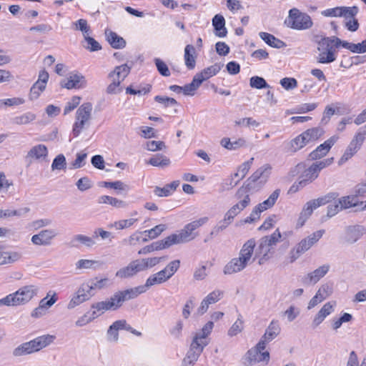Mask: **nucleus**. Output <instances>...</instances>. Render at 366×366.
<instances>
[{
    "mask_svg": "<svg viewBox=\"0 0 366 366\" xmlns=\"http://www.w3.org/2000/svg\"><path fill=\"white\" fill-rule=\"evenodd\" d=\"M142 271L139 259L132 261L127 267L121 268L116 272V277L121 279L132 277Z\"/></svg>",
    "mask_w": 366,
    "mask_h": 366,
    "instance_id": "nucleus-20",
    "label": "nucleus"
},
{
    "mask_svg": "<svg viewBox=\"0 0 366 366\" xmlns=\"http://www.w3.org/2000/svg\"><path fill=\"white\" fill-rule=\"evenodd\" d=\"M272 171L269 164H264L257 169L244 182L236 193V198L239 202L236 204L240 209L243 210L250 203L249 192L260 188L268 180Z\"/></svg>",
    "mask_w": 366,
    "mask_h": 366,
    "instance_id": "nucleus-1",
    "label": "nucleus"
},
{
    "mask_svg": "<svg viewBox=\"0 0 366 366\" xmlns=\"http://www.w3.org/2000/svg\"><path fill=\"white\" fill-rule=\"evenodd\" d=\"M57 235L56 232L52 229L41 230L38 234L31 237V242L38 246H49Z\"/></svg>",
    "mask_w": 366,
    "mask_h": 366,
    "instance_id": "nucleus-14",
    "label": "nucleus"
},
{
    "mask_svg": "<svg viewBox=\"0 0 366 366\" xmlns=\"http://www.w3.org/2000/svg\"><path fill=\"white\" fill-rule=\"evenodd\" d=\"M365 137L361 133H357L350 142L343 155L339 160V164H342L350 159L360 148Z\"/></svg>",
    "mask_w": 366,
    "mask_h": 366,
    "instance_id": "nucleus-13",
    "label": "nucleus"
},
{
    "mask_svg": "<svg viewBox=\"0 0 366 366\" xmlns=\"http://www.w3.org/2000/svg\"><path fill=\"white\" fill-rule=\"evenodd\" d=\"M94 295L95 292H92L87 282H83L79 285L71 298L67 305V308L69 310L74 309L76 306L89 300Z\"/></svg>",
    "mask_w": 366,
    "mask_h": 366,
    "instance_id": "nucleus-7",
    "label": "nucleus"
},
{
    "mask_svg": "<svg viewBox=\"0 0 366 366\" xmlns=\"http://www.w3.org/2000/svg\"><path fill=\"white\" fill-rule=\"evenodd\" d=\"M285 23L288 27L300 31L310 29L314 24L309 14L301 12L296 8L289 11L288 19Z\"/></svg>",
    "mask_w": 366,
    "mask_h": 366,
    "instance_id": "nucleus-5",
    "label": "nucleus"
},
{
    "mask_svg": "<svg viewBox=\"0 0 366 366\" xmlns=\"http://www.w3.org/2000/svg\"><path fill=\"white\" fill-rule=\"evenodd\" d=\"M201 354L197 352L189 350L184 357L182 366H194L195 362L198 360Z\"/></svg>",
    "mask_w": 366,
    "mask_h": 366,
    "instance_id": "nucleus-51",
    "label": "nucleus"
},
{
    "mask_svg": "<svg viewBox=\"0 0 366 366\" xmlns=\"http://www.w3.org/2000/svg\"><path fill=\"white\" fill-rule=\"evenodd\" d=\"M180 266V261L177 259L169 262L165 268L159 272L149 276L146 280L145 285L131 288L135 297L147 292V290L154 285H160L169 280L178 270Z\"/></svg>",
    "mask_w": 366,
    "mask_h": 366,
    "instance_id": "nucleus-3",
    "label": "nucleus"
},
{
    "mask_svg": "<svg viewBox=\"0 0 366 366\" xmlns=\"http://www.w3.org/2000/svg\"><path fill=\"white\" fill-rule=\"evenodd\" d=\"M212 26L214 27V33L217 36L225 37L227 34L225 27V19L221 14H216L212 19Z\"/></svg>",
    "mask_w": 366,
    "mask_h": 366,
    "instance_id": "nucleus-25",
    "label": "nucleus"
},
{
    "mask_svg": "<svg viewBox=\"0 0 366 366\" xmlns=\"http://www.w3.org/2000/svg\"><path fill=\"white\" fill-rule=\"evenodd\" d=\"M338 139V137L332 136L326 140L324 143L319 145L315 150L309 154V159L310 160H317L326 156L329 152L332 147L336 143Z\"/></svg>",
    "mask_w": 366,
    "mask_h": 366,
    "instance_id": "nucleus-16",
    "label": "nucleus"
},
{
    "mask_svg": "<svg viewBox=\"0 0 366 366\" xmlns=\"http://www.w3.org/2000/svg\"><path fill=\"white\" fill-rule=\"evenodd\" d=\"M358 12L359 9L356 6H340V17H344L345 20L355 18Z\"/></svg>",
    "mask_w": 366,
    "mask_h": 366,
    "instance_id": "nucleus-44",
    "label": "nucleus"
},
{
    "mask_svg": "<svg viewBox=\"0 0 366 366\" xmlns=\"http://www.w3.org/2000/svg\"><path fill=\"white\" fill-rule=\"evenodd\" d=\"M339 197V193L337 192H330L322 197H320L317 199H312V203L314 204L313 207L318 208L320 206L325 205L330 202H332L333 200H335Z\"/></svg>",
    "mask_w": 366,
    "mask_h": 366,
    "instance_id": "nucleus-38",
    "label": "nucleus"
},
{
    "mask_svg": "<svg viewBox=\"0 0 366 366\" xmlns=\"http://www.w3.org/2000/svg\"><path fill=\"white\" fill-rule=\"evenodd\" d=\"M195 48L192 44H187L184 48V63L189 70L194 69L196 66Z\"/></svg>",
    "mask_w": 366,
    "mask_h": 366,
    "instance_id": "nucleus-29",
    "label": "nucleus"
},
{
    "mask_svg": "<svg viewBox=\"0 0 366 366\" xmlns=\"http://www.w3.org/2000/svg\"><path fill=\"white\" fill-rule=\"evenodd\" d=\"M155 102L162 104L164 107H173L178 105L176 99L166 96H156L154 97Z\"/></svg>",
    "mask_w": 366,
    "mask_h": 366,
    "instance_id": "nucleus-60",
    "label": "nucleus"
},
{
    "mask_svg": "<svg viewBox=\"0 0 366 366\" xmlns=\"http://www.w3.org/2000/svg\"><path fill=\"white\" fill-rule=\"evenodd\" d=\"M87 284L89 285L92 292L96 290H102L107 286L109 280L107 278H102L99 280L97 277L89 280Z\"/></svg>",
    "mask_w": 366,
    "mask_h": 366,
    "instance_id": "nucleus-45",
    "label": "nucleus"
},
{
    "mask_svg": "<svg viewBox=\"0 0 366 366\" xmlns=\"http://www.w3.org/2000/svg\"><path fill=\"white\" fill-rule=\"evenodd\" d=\"M271 249L270 247L265 242H263V240L260 239L255 253V257H259L258 261L259 264H264L269 259V253Z\"/></svg>",
    "mask_w": 366,
    "mask_h": 366,
    "instance_id": "nucleus-30",
    "label": "nucleus"
},
{
    "mask_svg": "<svg viewBox=\"0 0 366 366\" xmlns=\"http://www.w3.org/2000/svg\"><path fill=\"white\" fill-rule=\"evenodd\" d=\"M66 162L64 154H58L53 160L51 164L52 170H61L66 169Z\"/></svg>",
    "mask_w": 366,
    "mask_h": 366,
    "instance_id": "nucleus-57",
    "label": "nucleus"
},
{
    "mask_svg": "<svg viewBox=\"0 0 366 366\" xmlns=\"http://www.w3.org/2000/svg\"><path fill=\"white\" fill-rule=\"evenodd\" d=\"M92 104L86 102L81 104L76 112V119L89 122L92 118Z\"/></svg>",
    "mask_w": 366,
    "mask_h": 366,
    "instance_id": "nucleus-31",
    "label": "nucleus"
},
{
    "mask_svg": "<svg viewBox=\"0 0 366 366\" xmlns=\"http://www.w3.org/2000/svg\"><path fill=\"white\" fill-rule=\"evenodd\" d=\"M60 85L67 89L85 88L87 85L86 80L81 74L71 73L66 79L61 80Z\"/></svg>",
    "mask_w": 366,
    "mask_h": 366,
    "instance_id": "nucleus-12",
    "label": "nucleus"
},
{
    "mask_svg": "<svg viewBox=\"0 0 366 366\" xmlns=\"http://www.w3.org/2000/svg\"><path fill=\"white\" fill-rule=\"evenodd\" d=\"M136 298L132 289L115 292L109 300L93 303L91 305L92 315L89 321H92L107 310H116L127 300Z\"/></svg>",
    "mask_w": 366,
    "mask_h": 366,
    "instance_id": "nucleus-2",
    "label": "nucleus"
},
{
    "mask_svg": "<svg viewBox=\"0 0 366 366\" xmlns=\"http://www.w3.org/2000/svg\"><path fill=\"white\" fill-rule=\"evenodd\" d=\"M249 85L252 88H255L257 89L269 88V85L267 83L265 79L263 77H260L258 76H254L250 78L249 79Z\"/></svg>",
    "mask_w": 366,
    "mask_h": 366,
    "instance_id": "nucleus-55",
    "label": "nucleus"
},
{
    "mask_svg": "<svg viewBox=\"0 0 366 366\" xmlns=\"http://www.w3.org/2000/svg\"><path fill=\"white\" fill-rule=\"evenodd\" d=\"M325 131L321 127H314L308 129L299 135L300 137L302 144L305 146L313 143L321 137Z\"/></svg>",
    "mask_w": 366,
    "mask_h": 366,
    "instance_id": "nucleus-19",
    "label": "nucleus"
},
{
    "mask_svg": "<svg viewBox=\"0 0 366 366\" xmlns=\"http://www.w3.org/2000/svg\"><path fill=\"white\" fill-rule=\"evenodd\" d=\"M87 154L84 152H81L76 154V159L71 164V169H79L84 167L86 164V159Z\"/></svg>",
    "mask_w": 366,
    "mask_h": 366,
    "instance_id": "nucleus-58",
    "label": "nucleus"
},
{
    "mask_svg": "<svg viewBox=\"0 0 366 366\" xmlns=\"http://www.w3.org/2000/svg\"><path fill=\"white\" fill-rule=\"evenodd\" d=\"M164 259V257H151L146 259H139L142 271L154 267L158 264L162 260Z\"/></svg>",
    "mask_w": 366,
    "mask_h": 366,
    "instance_id": "nucleus-50",
    "label": "nucleus"
},
{
    "mask_svg": "<svg viewBox=\"0 0 366 366\" xmlns=\"http://www.w3.org/2000/svg\"><path fill=\"white\" fill-rule=\"evenodd\" d=\"M281 237L279 229H277L271 235L264 236L261 239L263 240V242H265L269 247L272 248L280 241Z\"/></svg>",
    "mask_w": 366,
    "mask_h": 366,
    "instance_id": "nucleus-53",
    "label": "nucleus"
},
{
    "mask_svg": "<svg viewBox=\"0 0 366 366\" xmlns=\"http://www.w3.org/2000/svg\"><path fill=\"white\" fill-rule=\"evenodd\" d=\"M325 232V229L317 230L307 237L302 239L297 246L303 252H305L322 237Z\"/></svg>",
    "mask_w": 366,
    "mask_h": 366,
    "instance_id": "nucleus-21",
    "label": "nucleus"
},
{
    "mask_svg": "<svg viewBox=\"0 0 366 366\" xmlns=\"http://www.w3.org/2000/svg\"><path fill=\"white\" fill-rule=\"evenodd\" d=\"M56 337L51 335H45L36 337L35 339L24 342L13 350V355L20 357L38 352L42 348L51 344Z\"/></svg>",
    "mask_w": 366,
    "mask_h": 366,
    "instance_id": "nucleus-4",
    "label": "nucleus"
},
{
    "mask_svg": "<svg viewBox=\"0 0 366 366\" xmlns=\"http://www.w3.org/2000/svg\"><path fill=\"white\" fill-rule=\"evenodd\" d=\"M167 229V226L163 224H158L153 227L151 229L145 230L143 232V234H146V236L149 239H154L157 237L162 232H164Z\"/></svg>",
    "mask_w": 366,
    "mask_h": 366,
    "instance_id": "nucleus-56",
    "label": "nucleus"
},
{
    "mask_svg": "<svg viewBox=\"0 0 366 366\" xmlns=\"http://www.w3.org/2000/svg\"><path fill=\"white\" fill-rule=\"evenodd\" d=\"M280 327L278 322L272 320L266 329L265 333L263 336L264 339L272 341L280 334Z\"/></svg>",
    "mask_w": 366,
    "mask_h": 366,
    "instance_id": "nucleus-39",
    "label": "nucleus"
},
{
    "mask_svg": "<svg viewBox=\"0 0 366 366\" xmlns=\"http://www.w3.org/2000/svg\"><path fill=\"white\" fill-rule=\"evenodd\" d=\"M131 68L132 66H128L127 64L117 66L109 73V77L122 83L130 73Z\"/></svg>",
    "mask_w": 366,
    "mask_h": 366,
    "instance_id": "nucleus-24",
    "label": "nucleus"
},
{
    "mask_svg": "<svg viewBox=\"0 0 366 366\" xmlns=\"http://www.w3.org/2000/svg\"><path fill=\"white\" fill-rule=\"evenodd\" d=\"M254 158H250L248 161L242 163L237 169V172L234 174V177H237L239 180H242L245 177L248 172L249 171L252 164L253 163Z\"/></svg>",
    "mask_w": 366,
    "mask_h": 366,
    "instance_id": "nucleus-42",
    "label": "nucleus"
},
{
    "mask_svg": "<svg viewBox=\"0 0 366 366\" xmlns=\"http://www.w3.org/2000/svg\"><path fill=\"white\" fill-rule=\"evenodd\" d=\"M222 64H214L210 66H208L204 69L201 72H199L205 80L209 79L210 77L216 75L222 69Z\"/></svg>",
    "mask_w": 366,
    "mask_h": 366,
    "instance_id": "nucleus-49",
    "label": "nucleus"
},
{
    "mask_svg": "<svg viewBox=\"0 0 366 366\" xmlns=\"http://www.w3.org/2000/svg\"><path fill=\"white\" fill-rule=\"evenodd\" d=\"M357 196L348 195L338 199V203L341 210L349 209L350 207L359 208V202L357 201Z\"/></svg>",
    "mask_w": 366,
    "mask_h": 366,
    "instance_id": "nucleus-36",
    "label": "nucleus"
},
{
    "mask_svg": "<svg viewBox=\"0 0 366 366\" xmlns=\"http://www.w3.org/2000/svg\"><path fill=\"white\" fill-rule=\"evenodd\" d=\"M105 35L111 46L116 49H123L126 46V41L116 32L106 30Z\"/></svg>",
    "mask_w": 366,
    "mask_h": 366,
    "instance_id": "nucleus-26",
    "label": "nucleus"
},
{
    "mask_svg": "<svg viewBox=\"0 0 366 366\" xmlns=\"http://www.w3.org/2000/svg\"><path fill=\"white\" fill-rule=\"evenodd\" d=\"M48 155L47 147L44 144H38L33 147L27 153V158L40 159L46 158Z\"/></svg>",
    "mask_w": 366,
    "mask_h": 366,
    "instance_id": "nucleus-35",
    "label": "nucleus"
},
{
    "mask_svg": "<svg viewBox=\"0 0 366 366\" xmlns=\"http://www.w3.org/2000/svg\"><path fill=\"white\" fill-rule=\"evenodd\" d=\"M166 148L165 143L162 141H148L146 144V149L151 152L161 151Z\"/></svg>",
    "mask_w": 366,
    "mask_h": 366,
    "instance_id": "nucleus-62",
    "label": "nucleus"
},
{
    "mask_svg": "<svg viewBox=\"0 0 366 366\" xmlns=\"http://www.w3.org/2000/svg\"><path fill=\"white\" fill-rule=\"evenodd\" d=\"M233 221L229 218V216L227 217L224 214V217L223 219L220 220L216 226L213 227L209 235L211 237L218 235L221 232L224 230Z\"/></svg>",
    "mask_w": 366,
    "mask_h": 366,
    "instance_id": "nucleus-41",
    "label": "nucleus"
},
{
    "mask_svg": "<svg viewBox=\"0 0 366 366\" xmlns=\"http://www.w3.org/2000/svg\"><path fill=\"white\" fill-rule=\"evenodd\" d=\"M223 294V291L216 290L207 295L204 300H205L209 305L214 304L222 297Z\"/></svg>",
    "mask_w": 366,
    "mask_h": 366,
    "instance_id": "nucleus-64",
    "label": "nucleus"
},
{
    "mask_svg": "<svg viewBox=\"0 0 366 366\" xmlns=\"http://www.w3.org/2000/svg\"><path fill=\"white\" fill-rule=\"evenodd\" d=\"M154 61V64L157 69V71L162 76H170V71H169V68L165 62H164L162 59H160L159 58H155Z\"/></svg>",
    "mask_w": 366,
    "mask_h": 366,
    "instance_id": "nucleus-61",
    "label": "nucleus"
},
{
    "mask_svg": "<svg viewBox=\"0 0 366 366\" xmlns=\"http://www.w3.org/2000/svg\"><path fill=\"white\" fill-rule=\"evenodd\" d=\"M243 329V320L241 315H239V317L237 321L232 325V327L228 330V335L230 337H233L239 334L242 332Z\"/></svg>",
    "mask_w": 366,
    "mask_h": 366,
    "instance_id": "nucleus-59",
    "label": "nucleus"
},
{
    "mask_svg": "<svg viewBox=\"0 0 366 366\" xmlns=\"http://www.w3.org/2000/svg\"><path fill=\"white\" fill-rule=\"evenodd\" d=\"M255 245V240L254 239H250L243 244L240 249L239 258L241 259L242 262L247 265L252 258Z\"/></svg>",
    "mask_w": 366,
    "mask_h": 366,
    "instance_id": "nucleus-23",
    "label": "nucleus"
},
{
    "mask_svg": "<svg viewBox=\"0 0 366 366\" xmlns=\"http://www.w3.org/2000/svg\"><path fill=\"white\" fill-rule=\"evenodd\" d=\"M247 267L239 257L231 259L224 267V274H232L243 270Z\"/></svg>",
    "mask_w": 366,
    "mask_h": 366,
    "instance_id": "nucleus-28",
    "label": "nucleus"
},
{
    "mask_svg": "<svg viewBox=\"0 0 366 366\" xmlns=\"http://www.w3.org/2000/svg\"><path fill=\"white\" fill-rule=\"evenodd\" d=\"M320 38L322 39V46H325L326 47L331 46L335 50L336 49L339 48L340 46L344 47V45L345 43H349L347 41L341 40L340 38H338L335 36H330V37L323 36V37H320Z\"/></svg>",
    "mask_w": 366,
    "mask_h": 366,
    "instance_id": "nucleus-37",
    "label": "nucleus"
},
{
    "mask_svg": "<svg viewBox=\"0 0 366 366\" xmlns=\"http://www.w3.org/2000/svg\"><path fill=\"white\" fill-rule=\"evenodd\" d=\"M281 237L279 229H277L271 235L264 236L261 239L263 240V242H265L269 247L272 248L280 241Z\"/></svg>",
    "mask_w": 366,
    "mask_h": 366,
    "instance_id": "nucleus-52",
    "label": "nucleus"
},
{
    "mask_svg": "<svg viewBox=\"0 0 366 366\" xmlns=\"http://www.w3.org/2000/svg\"><path fill=\"white\" fill-rule=\"evenodd\" d=\"M344 48L353 53L362 54L366 52V39L358 44L345 43Z\"/></svg>",
    "mask_w": 366,
    "mask_h": 366,
    "instance_id": "nucleus-47",
    "label": "nucleus"
},
{
    "mask_svg": "<svg viewBox=\"0 0 366 366\" xmlns=\"http://www.w3.org/2000/svg\"><path fill=\"white\" fill-rule=\"evenodd\" d=\"M207 221L208 217H204L186 224L178 234L182 243L194 239L196 237L194 231L207 223Z\"/></svg>",
    "mask_w": 366,
    "mask_h": 366,
    "instance_id": "nucleus-8",
    "label": "nucleus"
},
{
    "mask_svg": "<svg viewBox=\"0 0 366 366\" xmlns=\"http://www.w3.org/2000/svg\"><path fill=\"white\" fill-rule=\"evenodd\" d=\"M260 38L269 46L280 49L286 46L285 43L282 40L276 38L274 35L267 33V32H260L259 34Z\"/></svg>",
    "mask_w": 366,
    "mask_h": 366,
    "instance_id": "nucleus-32",
    "label": "nucleus"
},
{
    "mask_svg": "<svg viewBox=\"0 0 366 366\" xmlns=\"http://www.w3.org/2000/svg\"><path fill=\"white\" fill-rule=\"evenodd\" d=\"M147 164L160 168H165L170 165L169 158L162 154L153 155L147 162Z\"/></svg>",
    "mask_w": 366,
    "mask_h": 366,
    "instance_id": "nucleus-34",
    "label": "nucleus"
},
{
    "mask_svg": "<svg viewBox=\"0 0 366 366\" xmlns=\"http://www.w3.org/2000/svg\"><path fill=\"white\" fill-rule=\"evenodd\" d=\"M94 244L95 242L93 238L81 234L74 235L68 243L70 247L74 248H80L81 245L92 247Z\"/></svg>",
    "mask_w": 366,
    "mask_h": 366,
    "instance_id": "nucleus-22",
    "label": "nucleus"
},
{
    "mask_svg": "<svg viewBox=\"0 0 366 366\" xmlns=\"http://www.w3.org/2000/svg\"><path fill=\"white\" fill-rule=\"evenodd\" d=\"M317 177L318 174L317 173V170H315L312 165H311L309 168L304 171L302 174L300 176V178H302L307 180L308 183H310L316 178H317Z\"/></svg>",
    "mask_w": 366,
    "mask_h": 366,
    "instance_id": "nucleus-63",
    "label": "nucleus"
},
{
    "mask_svg": "<svg viewBox=\"0 0 366 366\" xmlns=\"http://www.w3.org/2000/svg\"><path fill=\"white\" fill-rule=\"evenodd\" d=\"M36 118V116L35 114L28 112L14 117L12 119V123L17 125H25L34 121Z\"/></svg>",
    "mask_w": 366,
    "mask_h": 366,
    "instance_id": "nucleus-40",
    "label": "nucleus"
},
{
    "mask_svg": "<svg viewBox=\"0 0 366 366\" xmlns=\"http://www.w3.org/2000/svg\"><path fill=\"white\" fill-rule=\"evenodd\" d=\"M304 147L300 137L297 136L295 138L290 141L286 146V151L290 153H295Z\"/></svg>",
    "mask_w": 366,
    "mask_h": 366,
    "instance_id": "nucleus-48",
    "label": "nucleus"
},
{
    "mask_svg": "<svg viewBox=\"0 0 366 366\" xmlns=\"http://www.w3.org/2000/svg\"><path fill=\"white\" fill-rule=\"evenodd\" d=\"M332 312L333 305H332L330 302L325 303L312 320L313 328H315L320 325L324 321L325 317L330 315Z\"/></svg>",
    "mask_w": 366,
    "mask_h": 366,
    "instance_id": "nucleus-27",
    "label": "nucleus"
},
{
    "mask_svg": "<svg viewBox=\"0 0 366 366\" xmlns=\"http://www.w3.org/2000/svg\"><path fill=\"white\" fill-rule=\"evenodd\" d=\"M330 265L327 264H323L314 271L307 273L302 278V283L306 285L316 284L321 278L327 274L330 270Z\"/></svg>",
    "mask_w": 366,
    "mask_h": 366,
    "instance_id": "nucleus-15",
    "label": "nucleus"
},
{
    "mask_svg": "<svg viewBox=\"0 0 366 366\" xmlns=\"http://www.w3.org/2000/svg\"><path fill=\"white\" fill-rule=\"evenodd\" d=\"M159 242L162 249L168 248L173 244L182 243L178 234H172L164 239L159 240Z\"/></svg>",
    "mask_w": 366,
    "mask_h": 366,
    "instance_id": "nucleus-46",
    "label": "nucleus"
},
{
    "mask_svg": "<svg viewBox=\"0 0 366 366\" xmlns=\"http://www.w3.org/2000/svg\"><path fill=\"white\" fill-rule=\"evenodd\" d=\"M312 201L307 202L303 207L302 212H300V217L297 220V226L299 227H302L307 219L311 216L313 211L316 209V207H313Z\"/></svg>",
    "mask_w": 366,
    "mask_h": 366,
    "instance_id": "nucleus-33",
    "label": "nucleus"
},
{
    "mask_svg": "<svg viewBox=\"0 0 366 366\" xmlns=\"http://www.w3.org/2000/svg\"><path fill=\"white\" fill-rule=\"evenodd\" d=\"M46 84L44 82H41L37 80L31 87L29 98L30 100H36L38 99V92H36V89L40 90V92H44L46 89Z\"/></svg>",
    "mask_w": 366,
    "mask_h": 366,
    "instance_id": "nucleus-54",
    "label": "nucleus"
},
{
    "mask_svg": "<svg viewBox=\"0 0 366 366\" xmlns=\"http://www.w3.org/2000/svg\"><path fill=\"white\" fill-rule=\"evenodd\" d=\"M314 41L317 44V50L320 51L317 60L320 64H330L335 61L336 55L335 49L325 46H322V39L318 35L315 36Z\"/></svg>",
    "mask_w": 366,
    "mask_h": 366,
    "instance_id": "nucleus-9",
    "label": "nucleus"
},
{
    "mask_svg": "<svg viewBox=\"0 0 366 366\" xmlns=\"http://www.w3.org/2000/svg\"><path fill=\"white\" fill-rule=\"evenodd\" d=\"M208 345V342L194 335L190 344L189 349L192 351L202 354L204 348Z\"/></svg>",
    "mask_w": 366,
    "mask_h": 366,
    "instance_id": "nucleus-43",
    "label": "nucleus"
},
{
    "mask_svg": "<svg viewBox=\"0 0 366 366\" xmlns=\"http://www.w3.org/2000/svg\"><path fill=\"white\" fill-rule=\"evenodd\" d=\"M332 287L328 284L322 285L317 290L315 295L310 300L307 306L308 310L315 307L327 297L332 294Z\"/></svg>",
    "mask_w": 366,
    "mask_h": 366,
    "instance_id": "nucleus-18",
    "label": "nucleus"
},
{
    "mask_svg": "<svg viewBox=\"0 0 366 366\" xmlns=\"http://www.w3.org/2000/svg\"><path fill=\"white\" fill-rule=\"evenodd\" d=\"M280 194V189H275L266 200L263 201L262 203H259L254 207L249 216L244 219V222L250 224L259 219L262 212L272 207L274 205Z\"/></svg>",
    "mask_w": 366,
    "mask_h": 366,
    "instance_id": "nucleus-6",
    "label": "nucleus"
},
{
    "mask_svg": "<svg viewBox=\"0 0 366 366\" xmlns=\"http://www.w3.org/2000/svg\"><path fill=\"white\" fill-rule=\"evenodd\" d=\"M269 360V353L268 351L261 352L252 347L245 354L244 364L245 366H252L260 362H264L267 364Z\"/></svg>",
    "mask_w": 366,
    "mask_h": 366,
    "instance_id": "nucleus-11",
    "label": "nucleus"
},
{
    "mask_svg": "<svg viewBox=\"0 0 366 366\" xmlns=\"http://www.w3.org/2000/svg\"><path fill=\"white\" fill-rule=\"evenodd\" d=\"M366 233V228L360 224L350 225L345 228V241L350 244H355Z\"/></svg>",
    "mask_w": 366,
    "mask_h": 366,
    "instance_id": "nucleus-17",
    "label": "nucleus"
},
{
    "mask_svg": "<svg viewBox=\"0 0 366 366\" xmlns=\"http://www.w3.org/2000/svg\"><path fill=\"white\" fill-rule=\"evenodd\" d=\"M38 287L34 285H26L14 292L16 306L24 305L37 295Z\"/></svg>",
    "mask_w": 366,
    "mask_h": 366,
    "instance_id": "nucleus-10",
    "label": "nucleus"
}]
</instances>
